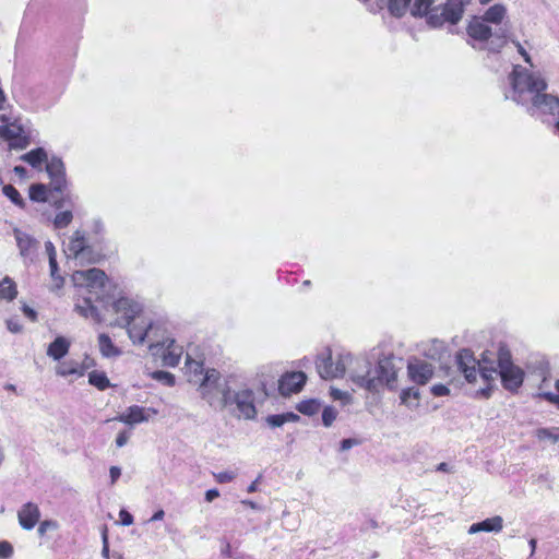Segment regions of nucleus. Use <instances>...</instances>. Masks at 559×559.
I'll return each mask as SVG.
<instances>
[{
    "mask_svg": "<svg viewBox=\"0 0 559 559\" xmlns=\"http://www.w3.org/2000/svg\"><path fill=\"white\" fill-rule=\"evenodd\" d=\"M456 365L464 374L468 384H475L478 379L481 382L479 389L471 391L475 399L487 400L497 389L496 380L499 376L502 386L509 392H516L523 384L524 371L514 365L510 349L506 344H500L497 353V368L492 360H488L483 354L480 360L474 357L469 349H461L456 354Z\"/></svg>",
    "mask_w": 559,
    "mask_h": 559,
    "instance_id": "f257e3e1",
    "label": "nucleus"
},
{
    "mask_svg": "<svg viewBox=\"0 0 559 559\" xmlns=\"http://www.w3.org/2000/svg\"><path fill=\"white\" fill-rule=\"evenodd\" d=\"M511 91L506 95L516 104L526 107L530 115L536 112L552 115L559 118V97L545 93L547 82L540 73L531 72L522 66H514L509 74ZM559 130V119L555 123Z\"/></svg>",
    "mask_w": 559,
    "mask_h": 559,
    "instance_id": "f03ea898",
    "label": "nucleus"
},
{
    "mask_svg": "<svg viewBox=\"0 0 559 559\" xmlns=\"http://www.w3.org/2000/svg\"><path fill=\"white\" fill-rule=\"evenodd\" d=\"M199 392L210 406L229 408L235 406L238 416L254 419L257 416L255 395L253 390L246 388L233 391L226 381H222L216 369H206L199 385Z\"/></svg>",
    "mask_w": 559,
    "mask_h": 559,
    "instance_id": "7ed1b4c3",
    "label": "nucleus"
},
{
    "mask_svg": "<svg viewBox=\"0 0 559 559\" xmlns=\"http://www.w3.org/2000/svg\"><path fill=\"white\" fill-rule=\"evenodd\" d=\"M403 359L392 353L377 357L373 367L370 359L353 357V362L347 364L352 382L360 389L369 392H379L384 385L390 390L396 388L397 372L402 369Z\"/></svg>",
    "mask_w": 559,
    "mask_h": 559,
    "instance_id": "20e7f679",
    "label": "nucleus"
},
{
    "mask_svg": "<svg viewBox=\"0 0 559 559\" xmlns=\"http://www.w3.org/2000/svg\"><path fill=\"white\" fill-rule=\"evenodd\" d=\"M72 278L75 285L84 286L87 290L86 295L75 304L74 310L80 316L100 323L104 319L97 304H100L104 310H107L110 305L109 296L104 293L108 280L106 273L100 269L93 267L75 271Z\"/></svg>",
    "mask_w": 559,
    "mask_h": 559,
    "instance_id": "39448f33",
    "label": "nucleus"
},
{
    "mask_svg": "<svg viewBox=\"0 0 559 559\" xmlns=\"http://www.w3.org/2000/svg\"><path fill=\"white\" fill-rule=\"evenodd\" d=\"M466 32L474 40L487 41L486 48L491 52H499L506 44V31L499 29L492 33L491 27L481 16H473Z\"/></svg>",
    "mask_w": 559,
    "mask_h": 559,
    "instance_id": "423d86ee",
    "label": "nucleus"
},
{
    "mask_svg": "<svg viewBox=\"0 0 559 559\" xmlns=\"http://www.w3.org/2000/svg\"><path fill=\"white\" fill-rule=\"evenodd\" d=\"M348 362H353L352 354H340L336 360L333 361L332 350L328 347L317 356L316 368L319 376L324 380L342 378Z\"/></svg>",
    "mask_w": 559,
    "mask_h": 559,
    "instance_id": "0eeeda50",
    "label": "nucleus"
},
{
    "mask_svg": "<svg viewBox=\"0 0 559 559\" xmlns=\"http://www.w3.org/2000/svg\"><path fill=\"white\" fill-rule=\"evenodd\" d=\"M112 311L120 317L115 321L116 326H127L142 312L143 307L140 302L128 298L121 297L114 301L111 305Z\"/></svg>",
    "mask_w": 559,
    "mask_h": 559,
    "instance_id": "6e6552de",
    "label": "nucleus"
},
{
    "mask_svg": "<svg viewBox=\"0 0 559 559\" xmlns=\"http://www.w3.org/2000/svg\"><path fill=\"white\" fill-rule=\"evenodd\" d=\"M127 329L128 335L133 344L142 345L146 340L151 342L150 349L154 350L159 346H164L158 341L155 340V325L154 323H132L124 326Z\"/></svg>",
    "mask_w": 559,
    "mask_h": 559,
    "instance_id": "1a4fd4ad",
    "label": "nucleus"
},
{
    "mask_svg": "<svg viewBox=\"0 0 559 559\" xmlns=\"http://www.w3.org/2000/svg\"><path fill=\"white\" fill-rule=\"evenodd\" d=\"M46 171L50 179V190L57 193H63L67 190L68 181L62 159L52 156L46 162Z\"/></svg>",
    "mask_w": 559,
    "mask_h": 559,
    "instance_id": "9d476101",
    "label": "nucleus"
},
{
    "mask_svg": "<svg viewBox=\"0 0 559 559\" xmlns=\"http://www.w3.org/2000/svg\"><path fill=\"white\" fill-rule=\"evenodd\" d=\"M307 376L302 371L287 372L278 381V391L284 396L297 393L304 388Z\"/></svg>",
    "mask_w": 559,
    "mask_h": 559,
    "instance_id": "9b49d317",
    "label": "nucleus"
},
{
    "mask_svg": "<svg viewBox=\"0 0 559 559\" xmlns=\"http://www.w3.org/2000/svg\"><path fill=\"white\" fill-rule=\"evenodd\" d=\"M407 371L413 382L423 385L431 379L433 366L425 360L414 359L408 362Z\"/></svg>",
    "mask_w": 559,
    "mask_h": 559,
    "instance_id": "f8f14e48",
    "label": "nucleus"
},
{
    "mask_svg": "<svg viewBox=\"0 0 559 559\" xmlns=\"http://www.w3.org/2000/svg\"><path fill=\"white\" fill-rule=\"evenodd\" d=\"M155 408H145L139 405L129 406L117 419L127 425H135L147 421L151 415H156Z\"/></svg>",
    "mask_w": 559,
    "mask_h": 559,
    "instance_id": "ddd939ff",
    "label": "nucleus"
},
{
    "mask_svg": "<svg viewBox=\"0 0 559 559\" xmlns=\"http://www.w3.org/2000/svg\"><path fill=\"white\" fill-rule=\"evenodd\" d=\"M40 519L39 507L34 502L24 503L17 511V520L21 527L31 531L35 527Z\"/></svg>",
    "mask_w": 559,
    "mask_h": 559,
    "instance_id": "4468645a",
    "label": "nucleus"
},
{
    "mask_svg": "<svg viewBox=\"0 0 559 559\" xmlns=\"http://www.w3.org/2000/svg\"><path fill=\"white\" fill-rule=\"evenodd\" d=\"M91 251V248L86 245L84 234L76 230L67 246V252H69V255L74 259L84 260Z\"/></svg>",
    "mask_w": 559,
    "mask_h": 559,
    "instance_id": "2eb2a0df",
    "label": "nucleus"
},
{
    "mask_svg": "<svg viewBox=\"0 0 559 559\" xmlns=\"http://www.w3.org/2000/svg\"><path fill=\"white\" fill-rule=\"evenodd\" d=\"M503 528V519L500 515L487 518L480 522L473 523L468 527V534H477L480 532L499 533Z\"/></svg>",
    "mask_w": 559,
    "mask_h": 559,
    "instance_id": "dca6fc26",
    "label": "nucleus"
},
{
    "mask_svg": "<svg viewBox=\"0 0 559 559\" xmlns=\"http://www.w3.org/2000/svg\"><path fill=\"white\" fill-rule=\"evenodd\" d=\"M467 4L463 0H447V2L441 7L447 22L452 25L457 24L464 13V9Z\"/></svg>",
    "mask_w": 559,
    "mask_h": 559,
    "instance_id": "f3484780",
    "label": "nucleus"
},
{
    "mask_svg": "<svg viewBox=\"0 0 559 559\" xmlns=\"http://www.w3.org/2000/svg\"><path fill=\"white\" fill-rule=\"evenodd\" d=\"M70 341L64 336H57L48 346L47 355L55 360L63 358L70 349Z\"/></svg>",
    "mask_w": 559,
    "mask_h": 559,
    "instance_id": "a211bd4d",
    "label": "nucleus"
},
{
    "mask_svg": "<svg viewBox=\"0 0 559 559\" xmlns=\"http://www.w3.org/2000/svg\"><path fill=\"white\" fill-rule=\"evenodd\" d=\"M0 121L5 123L3 126H0V138H2L5 141H12L17 135H21L24 133V129L20 124H8L9 118L5 115H0Z\"/></svg>",
    "mask_w": 559,
    "mask_h": 559,
    "instance_id": "6ab92c4d",
    "label": "nucleus"
},
{
    "mask_svg": "<svg viewBox=\"0 0 559 559\" xmlns=\"http://www.w3.org/2000/svg\"><path fill=\"white\" fill-rule=\"evenodd\" d=\"M98 347L100 354L106 358L117 357L121 355V350L112 343L111 338L100 333L98 335Z\"/></svg>",
    "mask_w": 559,
    "mask_h": 559,
    "instance_id": "aec40b11",
    "label": "nucleus"
},
{
    "mask_svg": "<svg viewBox=\"0 0 559 559\" xmlns=\"http://www.w3.org/2000/svg\"><path fill=\"white\" fill-rule=\"evenodd\" d=\"M21 160L29 164L32 167H40L44 162L48 160L46 151L43 147H36L20 157Z\"/></svg>",
    "mask_w": 559,
    "mask_h": 559,
    "instance_id": "412c9836",
    "label": "nucleus"
},
{
    "mask_svg": "<svg viewBox=\"0 0 559 559\" xmlns=\"http://www.w3.org/2000/svg\"><path fill=\"white\" fill-rule=\"evenodd\" d=\"M299 419H300L299 415H297L293 412H287V413H283V414L269 415L265 418V421L271 428H277V427L283 426L286 423H296Z\"/></svg>",
    "mask_w": 559,
    "mask_h": 559,
    "instance_id": "4be33fe9",
    "label": "nucleus"
},
{
    "mask_svg": "<svg viewBox=\"0 0 559 559\" xmlns=\"http://www.w3.org/2000/svg\"><path fill=\"white\" fill-rule=\"evenodd\" d=\"M507 15V8L501 4L497 3L495 5H491L489 9L486 10L484 15L481 16L487 23L492 24H500L502 20Z\"/></svg>",
    "mask_w": 559,
    "mask_h": 559,
    "instance_id": "5701e85b",
    "label": "nucleus"
},
{
    "mask_svg": "<svg viewBox=\"0 0 559 559\" xmlns=\"http://www.w3.org/2000/svg\"><path fill=\"white\" fill-rule=\"evenodd\" d=\"M13 234L16 240V245L20 249V253L23 257H26L33 247L35 240L26 233L22 231L19 228L13 229Z\"/></svg>",
    "mask_w": 559,
    "mask_h": 559,
    "instance_id": "b1692460",
    "label": "nucleus"
},
{
    "mask_svg": "<svg viewBox=\"0 0 559 559\" xmlns=\"http://www.w3.org/2000/svg\"><path fill=\"white\" fill-rule=\"evenodd\" d=\"M419 390L415 388L404 389L400 395L402 404L406 405L409 409H416L419 406Z\"/></svg>",
    "mask_w": 559,
    "mask_h": 559,
    "instance_id": "393cba45",
    "label": "nucleus"
},
{
    "mask_svg": "<svg viewBox=\"0 0 559 559\" xmlns=\"http://www.w3.org/2000/svg\"><path fill=\"white\" fill-rule=\"evenodd\" d=\"M16 295H17L16 284L14 283V281L11 277L5 276L0 282V298L5 299L8 301H12L13 299L16 298Z\"/></svg>",
    "mask_w": 559,
    "mask_h": 559,
    "instance_id": "a878e982",
    "label": "nucleus"
},
{
    "mask_svg": "<svg viewBox=\"0 0 559 559\" xmlns=\"http://www.w3.org/2000/svg\"><path fill=\"white\" fill-rule=\"evenodd\" d=\"M49 191L44 183H34L29 187V199L34 202H47L49 200Z\"/></svg>",
    "mask_w": 559,
    "mask_h": 559,
    "instance_id": "bb28decb",
    "label": "nucleus"
},
{
    "mask_svg": "<svg viewBox=\"0 0 559 559\" xmlns=\"http://www.w3.org/2000/svg\"><path fill=\"white\" fill-rule=\"evenodd\" d=\"M436 0H415L412 7H409L411 14L415 17L426 16L427 13L432 9L431 5Z\"/></svg>",
    "mask_w": 559,
    "mask_h": 559,
    "instance_id": "cd10ccee",
    "label": "nucleus"
},
{
    "mask_svg": "<svg viewBox=\"0 0 559 559\" xmlns=\"http://www.w3.org/2000/svg\"><path fill=\"white\" fill-rule=\"evenodd\" d=\"M426 21L431 27H440L447 22L445 14L441 7L432 8L429 13L426 14Z\"/></svg>",
    "mask_w": 559,
    "mask_h": 559,
    "instance_id": "c85d7f7f",
    "label": "nucleus"
},
{
    "mask_svg": "<svg viewBox=\"0 0 559 559\" xmlns=\"http://www.w3.org/2000/svg\"><path fill=\"white\" fill-rule=\"evenodd\" d=\"M88 383L100 391L110 386V382L105 372L92 371L88 373Z\"/></svg>",
    "mask_w": 559,
    "mask_h": 559,
    "instance_id": "c756f323",
    "label": "nucleus"
},
{
    "mask_svg": "<svg viewBox=\"0 0 559 559\" xmlns=\"http://www.w3.org/2000/svg\"><path fill=\"white\" fill-rule=\"evenodd\" d=\"M56 373L60 377H68L71 374L83 376L84 371L80 370L78 362L64 361L57 367Z\"/></svg>",
    "mask_w": 559,
    "mask_h": 559,
    "instance_id": "7c9ffc66",
    "label": "nucleus"
},
{
    "mask_svg": "<svg viewBox=\"0 0 559 559\" xmlns=\"http://www.w3.org/2000/svg\"><path fill=\"white\" fill-rule=\"evenodd\" d=\"M2 193L16 206L24 209L26 203L22 198L20 192L12 185H4L2 188Z\"/></svg>",
    "mask_w": 559,
    "mask_h": 559,
    "instance_id": "2f4dec72",
    "label": "nucleus"
},
{
    "mask_svg": "<svg viewBox=\"0 0 559 559\" xmlns=\"http://www.w3.org/2000/svg\"><path fill=\"white\" fill-rule=\"evenodd\" d=\"M321 404L318 400H306L297 404L296 408L299 413L312 416L319 412Z\"/></svg>",
    "mask_w": 559,
    "mask_h": 559,
    "instance_id": "473e14b6",
    "label": "nucleus"
},
{
    "mask_svg": "<svg viewBox=\"0 0 559 559\" xmlns=\"http://www.w3.org/2000/svg\"><path fill=\"white\" fill-rule=\"evenodd\" d=\"M412 0H389V11L395 17L405 15Z\"/></svg>",
    "mask_w": 559,
    "mask_h": 559,
    "instance_id": "72a5a7b5",
    "label": "nucleus"
},
{
    "mask_svg": "<svg viewBox=\"0 0 559 559\" xmlns=\"http://www.w3.org/2000/svg\"><path fill=\"white\" fill-rule=\"evenodd\" d=\"M538 440H548L552 443L559 441V427L554 428H539L535 432Z\"/></svg>",
    "mask_w": 559,
    "mask_h": 559,
    "instance_id": "f704fd0d",
    "label": "nucleus"
},
{
    "mask_svg": "<svg viewBox=\"0 0 559 559\" xmlns=\"http://www.w3.org/2000/svg\"><path fill=\"white\" fill-rule=\"evenodd\" d=\"M72 218L73 214L71 210L61 211L57 213L53 225L58 229L66 228L72 222Z\"/></svg>",
    "mask_w": 559,
    "mask_h": 559,
    "instance_id": "c9c22d12",
    "label": "nucleus"
},
{
    "mask_svg": "<svg viewBox=\"0 0 559 559\" xmlns=\"http://www.w3.org/2000/svg\"><path fill=\"white\" fill-rule=\"evenodd\" d=\"M152 378L163 382L167 386H174L176 383V378L173 373L164 370H157L152 373Z\"/></svg>",
    "mask_w": 559,
    "mask_h": 559,
    "instance_id": "e433bc0d",
    "label": "nucleus"
},
{
    "mask_svg": "<svg viewBox=\"0 0 559 559\" xmlns=\"http://www.w3.org/2000/svg\"><path fill=\"white\" fill-rule=\"evenodd\" d=\"M174 340L170 341V344L167 346V353L163 355V360L166 366L176 367L180 361V354L175 353L170 349Z\"/></svg>",
    "mask_w": 559,
    "mask_h": 559,
    "instance_id": "4c0bfd02",
    "label": "nucleus"
},
{
    "mask_svg": "<svg viewBox=\"0 0 559 559\" xmlns=\"http://www.w3.org/2000/svg\"><path fill=\"white\" fill-rule=\"evenodd\" d=\"M50 275L56 281V286L59 288L63 285V277L59 274L57 257H51L49 260Z\"/></svg>",
    "mask_w": 559,
    "mask_h": 559,
    "instance_id": "58836bf2",
    "label": "nucleus"
},
{
    "mask_svg": "<svg viewBox=\"0 0 559 559\" xmlns=\"http://www.w3.org/2000/svg\"><path fill=\"white\" fill-rule=\"evenodd\" d=\"M337 411L332 406H325L322 412V423L325 427L332 426L336 419Z\"/></svg>",
    "mask_w": 559,
    "mask_h": 559,
    "instance_id": "ea45409f",
    "label": "nucleus"
},
{
    "mask_svg": "<svg viewBox=\"0 0 559 559\" xmlns=\"http://www.w3.org/2000/svg\"><path fill=\"white\" fill-rule=\"evenodd\" d=\"M75 199H76V197H73L70 193H67V194L62 195L60 199L53 200V206L57 210H60L64 206L73 207Z\"/></svg>",
    "mask_w": 559,
    "mask_h": 559,
    "instance_id": "a19ab883",
    "label": "nucleus"
},
{
    "mask_svg": "<svg viewBox=\"0 0 559 559\" xmlns=\"http://www.w3.org/2000/svg\"><path fill=\"white\" fill-rule=\"evenodd\" d=\"M29 145V139L24 133L10 141L12 150H25Z\"/></svg>",
    "mask_w": 559,
    "mask_h": 559,
    "instance_id": "79ce46f5",
    "label": "nucleus"
},
{
    "mask_svg": "<svg viewBox=\"0 0 559 559\" xmlns=\"http://www.w3.org/2000/svg\"><path fill=\"white\" fill-rule=\"evenodd\" d=\"M13 555V546L7 540L0 542V559H10Z\"/></svg>",
    "mask_w": 559,
    "mask_h": 559,
    "instance_id": "37998d69",
    "label": "nucleus"
},
{
    "mask_svg": "<svg viewBox=\"0 0 559 559\" xmlns=\"http://www.w3.org/2000/svg\"><path fill=\"white\" fill-rule=\"evenodd\" d=\"M556 390H557V393H554V392H544L540 394V396L543 399H545L546 401L552 403V404H556L558 407H559V379L556 381Z\"/></svg>",
    "mask_w": 559,
    "mask_h": 559,
    "instance_id": "c03bdc74",
    "label": "nucleus"
},
{
    "mask_svg": "<svg viewBox=\"0 0 559 559\" xmlns=\"http://www.w3.org/2000/svg\"><path fill=\"white\" fill-rule=\"evenodd\" d=\"M215 480L219 484H227L235 479L236 475L233 472H219L213 474Z\"/></svg>",
    "mask_w": 559,
    "mask_h": 559,
    "instance_id": "a18cd8bd",
    "label": "nucleus"
},
{
    "mask_svg": "<svg viewBox=\"0 0 559 559\" xmlns=\"http://www.w3.org/2000/svg\"><path fill=\"white\" fill-rule=\"evenodd\" d=\"M58 527V524L56 521L52 520H45L39 524L38 527V534L40 536L45 535L48 530H56Z\"/></svg>",
    "mask_w": 559,
    "mask_h": 559,
    "instance_id": "49530a36",
    "label": "nucleus"
},
{
    "mask_svg": "<svg viewBox=\"0 0 559 559\" xmlns=\"http://www.w3.org/2000/svg\"><path fill=\"white\" fill-rule=\"evenodd\" d=\"M430 391L435 396H445L450 393L449 388L444 384H435Z\"/></svg>",
    "mask_w": 559,
    "mask_h": 559,
    "instance_id": "de8ad7c7",
    "label": "nucleus"
},
{
    "mask_svg": "<svg viewBox=\"0 0 559 559\" xmlns=\"http://www.w3.org/2000/svg\"><path fill=\"white\" fill-rule=\"evenodd\" d=\"M119 519H120V523L123 526H129L133 523V515L124 509L120 510Z\"/></svg>",
    "mask_w": 559,
    "mask_h": 559,
    "instance_id": "09e8293b",
    "label": "nucleus"
},
{
    "mask_svg": "<svg viewBox=\"0 0 559 559\" xmlns=\"http://www.w3.org/2000/svg\"><path fill=\"white\" fill-rule=\"evenodd\" d=\"M357 444H359V441L357 439L346 438L341 441L340 449L341 451H347Z\"/></svg>",
    "mask_w": 559,
    "mask_h": 559,
    "instance_id": "8fccbe9b",
    "label": "nucleus"
},
{
    "mask_svg": "<svg viewBox=\"0 0 559 559\" xmlns=\"http://www.w3.org/2000/svg\"><path fill=\"white\" fill-rule=\"evenodd\" d=\"M102 540H103L102 555L106 559H109V544H108V535H107V531L106 530H104V532L102 534Z\"/></svg>",
    "mask_w": 559,
    "mask_h": 559,
    "instance_id": "3c124183",
    "label": "nucleus"
},
{
    "mask_svg": "<svg viewBox=\"0 0 559 559\" xmlns=\"http://www.w3.org/2000/svg\"><path fill=\"white\" fill-rule=\"evenodd\" d=\"M22 311L31 321L34 322L37 320V312L26 304L22 306Z\"/></svg>",
    "mask_w": 559,
    "mask_h": 559,
    "instance_id": "603ef678",
    "label": "nucleus"
},
{
    "mask_svg": "<svg viewBox=\"0 0 559 559\" xmlns=\"http://www.w3.org/2000/svg\"><path fill=\"white\" fill-rule=\"evenodd\" d=\"M516 49H518V52L523 57L524 61L526 63H530L532 66V59H531V56L528 55V52L524 49V47L519 43V41H513Z\"/></svg>",
    "mask_w": 559,
    "mask_h": 559,
    "instance_id": "864d4df0",
    "label": "nucleus"
},
{
    "mask_svg": "<svg viewBox=\"0 0 559 559\" xmlns=\"http://www.w3.org/2000/svg\"><path fill=\"white\" fill-rule=\"evenodd\" d=\"M188 366H189L190 370H193L195 376L198 373L203 374V372H204V368H203V364L202 362L192 360V361H188Z\"/></svg>",
    "mask_w": 559,
    "mask_h": 559,
    "instance_id": "5fc2aeb1",
    "label": "nucleus"
},
{
    "mask_svg": "<svg viewBox=\"0 0 559 559\" xmlns=\"http://www.w3.org/2000/svg\"><path fill=\"white\" fill-rule=\"evenodd\" d=\"M129 433L127 431H121L118 433L117 438H116V444L118 448H121L123 445L127 444L128 440H129Z\"/></svg>",
    "mask_w": 559,
    "mask_h": 559,
    "instance_id": "6e6d98bb",
    "label": "nucleus"
},
{
    "mask_svg": "<svg viewBox=\"0 0 559 559\" xmlns=\"http://www.w3.org/2000/svg\"><path fill=\"white\" fill-rule=\"evenodd\" d=\"M110 481L115 484L121 476V468L118 466H111L109 469Z\"/></svg>",
    "mask_w": 559,
    "mask_h": 559,
    "instance_id": "4d7b16f0",
    "label": "nucleus"
},
{
    "mask_svg": "<svg viewBox=\"0 0 559 559\" xmlns=\"http://www.w3.org/2000/svg\"><path fill=\"white\" fill-rule=\"evenodd\" d=\"M330 394L334 400H343L348 396L346 392L336 388H331Z\"/></svg>",
    "mask_w": 559,
    "mask_h": 559,
    "instance_id": "13d9d810",
    "label": "nucleus"
},
{
    "mask_svg": "<svg viewBox=\"0 0 559 559\" xmlns=\"http://www.w3.org/2000/svg\"><path fill=\"white\" fill-rule=\"evenodd\" d=\"M217 497H219V491L216 488L209 489L205 492V501L207 502H212Z\"/></svg>",
    "mask_w": 559,
    "mask_h": 559,
    "instance_id": "bf43d9fd",
    "label": "nucleus"
},
{
    "mask_svg": "<svg viewBox=\"0 0 559 559\" xmlns=\"http://www.w3.org/2000/svg\"><path fill=\"white\" fill-rule=\"evenodd\" d=\"M93 231L95 234H102L105 229L104 223L102 219L97 218L93 221Z\"/></svg>",
    "mask_w": 559,
    "mask_h": 559,
    "instance_id": "052dcab7",
    "label": "nucleus"
},
{
    "mask_svg": "<svg viewBox=\"0 0 559 559\" xmlns=\"http://www.w3.org/2000/svg\"><path fill=\"white\" fill-rule=\"evenodd\" d=\"M45 249H46V252L48 254V260H50L51 257H57V252H56V249H55V246L51 241H47L45 243Z\"/></svg>",
    "mask_w": 559,
    "mask_h": 559,
    "instance_id": "680f3d73",
    "label": "nucleus"
},
{
    "mask_svg": "<svg viewBox=\"0 0 559 559\" xmlns=\"http://www.w3.org/2000/svg\"><path fill=\"white\" fill-rule=\"evenodd\" d=\"M377 527H378V522L373 519H369L362 524L361 530L368 531L370 528H377Z\"/></svg>",
    "mask_w": 559,
    "mask_h": 559,
    "instance_id": "e2e57ef3",
    "label": "nucleus"
},
{
    "mask_svg": "<svg viewBox=\"0 0 559 559\" xmlns=\"http://www.w3.org/2000/svg\"><path fill=\"white\" fill-rule=\"evenodd\" d=\"M7 325H8L9 331H11L13 333H17L22 330V326L19 323L13 322L12 320L7 321Z\"/></svg>",
    "mask_w": 559,
    "mask_h": 559,
    "instance_id": "0e129e2a",
    "label": "nucleus"
},
{
    "mask_svg": "<svg viewBox=\"0 0 559 559\" xmlns=\"http://www.w3.org/2000/svg\"><path fill=\"white\" fill-rule=\"evenodd\" d=\"M13 171L20 177L25 178L27 176V169L24 166H15Z\"/></svg>",
    "mask_w": 559,
    "mask_h": 559,
    "instance_id": "69168bd1",
    "label": "nucleus"
},
{
    "mask_svg": "<svg viewBox=\"0 0 559 559\" xmlns=\"http://www.w3.org/2000/svg\"><path fill=\"white\" fill-rule=\"evenodd\" d=\"M260 478H261V477L259 476L255 480H253V481L248 486L247 491H248L249 493L255 492V491L258 490V483H259Z\"/></svg>",
    "mask_w": 559,
    "mask_h": 559,
    "instance_id": "338daca9",
    "label": "nucleus"
},
{
    "mask_svg": "<svg viewBox=\"0 0 559 559\" xmlns=\"http://www.w3.org/2000/svg\"><path fill=\"white\" fill-rule=\"evenodd\" d=\"M437 471L448 473V472L452 471V467L448 463L442 462V463L438 464Z\"/></svg>",
    "mask_w": 559,
    "mask_h": 559,
    "instance_id": "774afa93",
    "label": "nucleus"
}]
</instances>
